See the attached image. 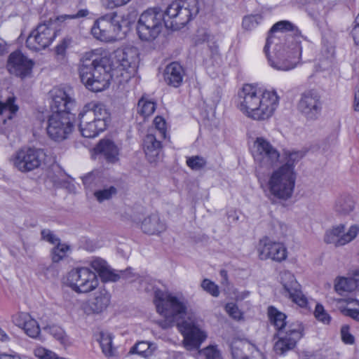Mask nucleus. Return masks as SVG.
Segmentation results:
<instances>
[{
  "label": "nucleus",
  "instance_id": "obj_55",
  "mask_svg": "<svg viewBox=\"0 0 359 359\" xmlns=\"http://www.w3.org/2000/svg\"><path fill=\"white\" fill-rule=\"evenodd\" d=\"M349 326L344 325L341 328V340L346 344H353L354 343V337L349 332Z\"/></svg>",
  "mask_w": 359,
  "mask_h": 359
},
{
  "label": "nucleus",
  "instance_id": "obj_52",
  "mask_svg": "<svg viewBox=\"0 0 359 359\" xmlns=\"http://www.w3.org/2000/svg\"><path fill=\"white\" fill-rule=\"evenodd\" d=\"M102 7L107 9H114L128 4L132 0H100Z\"/></svg>",
  "mask_w": 359,
  "mask_h": 359
},
{
  "label": "nucleus",
  "instance_id": "obj_32",
  "mask_svg": "<svg viewBox=\"0 0 359 359\" xmlns=\"http://www.w3.org/2000/svg\"><path fill=\"white\" fill-rule=\"evenodd\" d=\"M109 302V294L105 291L95 293V297L90 300L89 306L93 312L98 313L108 306Z\"/></svg>",
  "mask_w": 359,
  "mask_h": 359
},
{
  "label": "nucleus",
  "instance_id": "obj_9",
  "mask_svg": "<svg viewBox=\"0 0 359 359\" xmlns=\"http://www.w3.org/2000/svg\"><path fill=\"white\" fill-rule=\"evenodd\" d=\"M122 25L116 13L106 15L95 21L91 34L102 41L114 40L121 32Z\"/></svg>",
  "mask_w": 359,
  "mask_h": 359
},
{
  "label": "nucleus",
  "instance_id": "obj_6",
  "mask_svg": "<svg viewBox=\"0 0 359 359\" xmlns=\"http://www.w3.org/2000/svg\"><path fill=\"white\" fill-rule=\"evenodd\" d=\"M154 302L157 312L165 318L164 327L171 326L187 313L188 302L182 294L158 289L154 292Z\"/></svg>",
  "mask_w": 359,
  "mask_h": 359
},
{
  "label": "nucleus",
  "instance_id": "obj_30",
  "mask_svg": "<svg viewBox=\"0 0 359 359\" xmlns=\"http://www.w3.org/2000/svg\"><path fill=\"white\" fill-rule=\"evenodd\" d=\"M268 316L271 324L276 327L277 332L280 331L285 332L287 330L290 324H287V317L285 313L279 311L274 306H271L268 308Z\"/></svg>",
  "mask_w": 359,
  "mask_h": 359
},
{
  "label": "nucleus",
  "instance_id": "obj_58",
  "mask_svg": "<svg viewBox=\"0 0 359 359\" xmlns=\"http://www.w3.org/2000/svg\"><path fill=\"white\" fill-rule=\"evenodd\" d=\"M345 314L359 322V309H348L345 311Z\"/></svg>",
  "mask_w": 359,
  "mask_h": 359
},
{
  "label": "nucleus",
  "instance_id": "obj_18",
  "mask_svg": "<svg viewBox=\"0 0 359 359\" xmlns=\"http://www.w3.org/2000/svg\"><path fill=\"white\" fill-rule=\"evenodd\" d=\"M34 65V62L32 60L17 50L10 54L7 69L11 74L25 79L31 76Z\"/></svg>",
  "mask_w": 359,
  "mask_h": 359
},
{
  "label": "nucleus",
  "instance_id": "obj_61",
  "mask_svg": "<svg viewBox=\"0 0 359 359\" xmlns=\"http://www.w3.org/2000/svg\"><path fill=\"white\" fill-rule=\"evenodd\" d=\"M252 359H266V358L260 351L255 349V351L252 352Z\"/></svg>",
  "mask_w": 359,
  "mask_h": 359
},
{
  "label": "nucleus",
  "instance_id": "obj_25",
  "mask_svg": "<svg viewBox=\"0 0 359 359\" xmlns=\"http://www.w3.org/2000/svg\"><path fill=\"white\" fill-rule=\"evenodd\" d=\"M157 134L149 133L143 141V149L148 160L151 163L156 161L161 151L162 145L160 140H157Z\"/></svg>",
  "mask_w": 359,
  "mask_h": 359
},
{
  "label": "nucleus",
  "instance_id": "obj_64",
  "mask_svg": "<svg viewBox=\"0 0 359 359\" xmlns=\"http://www.w3.org/2000/svg\"><path fill=\"white\" fill-rule=\"evenodd\" d=\"M346 302H347V303L354 302L356 305L359 306V300L350 298V299H348L346 300Z\"/></svg>",
  "mask_w": 359,
  "mask_h": 359
},
{
  "label": "nucleus",
  "instance_id": "obj_8",
  "mask_svg": "<svg viewBox=\"0 0 359 359\" xmlns=\"http://www.w3.org/2000/svg\"><path fill=\"white\" fill-rule=\"evenodd\" d=\"M74 114L53 113L47 121L46 131L48 137L55 142L67 139L74 130Z\"/></svg>",
  "mask_w": 359,
  "mask_h": 359
},
{
  "label": "nucleus",
  "instance_id": "obj_16",
  "mask_svg": "<svg viewBox=\"0 0 359 359\" xmlns=\"http://www.w3.org/2000/svg\"><path fill=\"white\" fill-rule=\"evenodd\" d=\"M298 109L307 120H316L323 109L320 95L313 90L304 92L299 101Z\"/></svg>",
  "mask_w": 359,
  "mask_h": 359
},
{
  "label": "nucleus",
  "instance_id": "obj_63",
  "mask_svg": "<svg viewBox=\"0 0 359 359\" xmlns=\"http://www.w3.org/2000/svg\"><path fill=\"white\" fill-rule=\"evenodd\" d=\"M0 340L4 342L10 340V337L1 327H0Z\"/></svg>",
  "mask_w": 359,
  "mask_h": 359
},
{
  "label": "nucleus",
  "instance_id": "obj_40",
  "mask_svg": "<svg viewBox=\"0 0 359 359\" xmlns=\"http://www.w3.org/2000/svg\"><path fill=\"white\" fill-rule=\"evenodd\" d=\"M286 162L281 166H288L294 170L295 164L304 156V153L300 151H285L284 153Z\"/></svg>",
  "mask_w": 359,
  "mask_h": 359
},
{
  "label": "nucleus",
  "instance_id": "obj_39",
  "mask_svg": "<svg viewBox=\"0 0 359 359\" xmlns=\"http://www.w3.org/2000/svg\"><path fill=\"white\" fill-rule=\"evenodd\" d=\"M117 193L116 188L114 186L109 187H104L103 189L98 188L95 190L93 195L99 203H102L104 201L109 200L113 196Z\"/></svg>",
  "mask_w": 359,
  "mask_h": 359
},
{
  "label": "nucleus",
  "instance_id": "obj_59",
  "mask_svg": "<svg viewBox=\"0 0 359 359\" xmlns=\"http://www.w3.org/2000/svg\"><path fill=\"white\" fill-rule=\"evenodd\" d=\"M351 36L355 43L359 46V26L354 25L351 31Z\"/></svg>",
  "mask_w": 359,
  "mask_h": 359
},
{
  "label": "nucleus",
  "instance_id": "obj_47",
  "mask_svg": "<svg viewBox=\"0 0 359 359\" xmlns=\"http://www.w3.org/2000/svg\"><path fill=\"white\" fill-rule=\"evenodd\" d=\"M89 11L87 9H81L76 14L72 15H61L55 18V22L58 23L66 22L68 20L81 18L88 15Z\"/></svg>",
  "mask_w": 359,
  "mask_h": 359
},
{
  "label": "nucleus",
  "instance_id": "obj_31",
  "mask_svg": "<svg viewBox=\"0 0 359 359\" xmlns=\"http://www.w3.org/2000/svg\"><path fill=\"white\" fill-rule=\"evenodd\" d=\"M231 355L233 359H252L247 355L246 351H252L257 349L247 341H236L231 344Z\"/></svg>",
  "mask_w": 359,
  "mask_h": 359
},
{
  "label": "nucleus",
  "instance_id": "obj_19",
  "mask_svg": "<svg viewBox=\"0 0 359 359\" xmlns=\"http://www.w3.org/2000/svg\"><path fill=\"white\" fill-rule=\"evenodd\" d=\"M280 278L283 285L282 294L298 306L306 307L307 299L302 294L300 285L296 281L294 276L290 272H284L281 274Z\"/></svg>",
  "mask_w": 359,
  "mask_h": 359
},
{
  "label": "nucleus",
  "instance_id": "obj_35",
  "mask_svg": "<svg viewBox=\"0 0 359 359\" xmlns=\"http://www.w3.org/2000/svg\"><path fill=\"white\" fill-rule=\"evenodd\" d=\"M156 109V103L147 96L143 95L138 101L137 111L144 116H151Z\"/></svg>",
  "mask_w": 359,
  "mask_h": 359
},
{
  "label": "nucleus",
  "instance_id": "obj_12",
  "mask_svg": "<svg viewBox=\"0 0 359 359\" xmlns=\"http://www.w3.org/2000/svg\"><path fill=\"white\" fill-rule=\"evenodd\" d=\"M56 37V32L50 22L39 24L26 40V46L31 50L39 51L48 47Z\"/></svg>",
  "mask_w": 359,
  "mask_h": 359
},
{
  "label": "nucleus",
  "instance_id": "obj_54",
  "mask_svg": "<svg viewBox=\"0 0 359 359\" xmlns=\"http://www.w3.org/2000/svg\"><path fill=\"white\" fill-rule=\"evenodd\" d=\"M72 43L70 38H65L56 47L55 53L61 59H64L66 54V50Z\"/></svg>",
  "mask_w": 359,
  "mask_h": 359
},
{
  "label": "nucleus",
  "instance_id": "obj_21",
  "mask_svg": "<svg viewBox=\"0 0 359 359\" xmlns=\"http://www.w3.org/2000/svg\"><path fill=\"white\" fill-rule=\"evenodd\" d=\"M12 321L16 326L22 328L29 337L36 338L40 334L38 323L27 313L20 312L13 315Z\"/></svg>",
  "mask_w": 359,
  "mask_h": 359
},
{
  "label": "nucleus",
  "instance_id": "obj_4",
  "mask_svg": "<svg viewBox=\"0 0 359 359\" xmlns=\"http://www.w3.org/2000/svg\"><path fill=\"white\" fill-rule=\"evenodd\" d=\"M278 103L279 97L276 90L262 89L251 84L244 85L238 94L239 109L245 116L256 121L270 118Z\"/></svg>",
  "mask_w": 359,
  "mask_h": 359
},
{
  "label": "nucleus",
  "instance_id": "obj_37",
  "mask_svg": "<svg viewBox=\"0 0 359 359\" xmlns=\"http://www.w3.org/2000/svg\"><path fill=\"white\" fill-rule=\"evenodd\" d=\"M154 349L155 347L153 344L148 341H142L136 343L133 347H131L129 353H136L144 358H147L153 354Z\"/></svg>",
  "mask_w": 359,
  "mask_h": 359
},
{
  "label": "nucleus",
  "instance_id": "obj_42",
  "mask_svg": "<svg viewBox=\"0 0 359 359\" xmlns=\"http://www.w3.org/2000/svg\"><path fill=\"white\" fill-rule=\"evenodd\" d=\"M155 128L149 133L157 134L159 138L165 139L166 135L165 121L161 116H156L154 120Z\"/></svg>",
  "mask_w": 359,
  "mask_h": 359
},
{
  "label": "nucleus",
  "instance_id": "obj_43",
  "mask_svg": "<svg viewBox=\"0 0 359 359\" xmlns=\"http://www.w3.org/2000/svg\"><path fill=\"white\" fill-rule=\"evenodd\" d=\"M199 353L205 357V359H223L220 351L217 346H208L200 350Z\"/></svg>",
  "mask_w": 359,
  "mask_h": 359
},
{
  "label": "nucleus",
  "instance_id": "obj_34",
  "mask_svg": "<svg viewBox=\"0 0 359 359\" xmlns=\"http://www.w3.org/2000/svg\"><path fill=\"white\" fill-rule=\"evenodd\" d=\"M99 341L102 353L107 357L114 356L116 348L112 345V337L108 332H101L99 334Z\"/></svg>",
  "mask_w": 359,
  "mask_h": 359
},
{
  "label": "nucleus",
  "instance_id": "obj_46",
  "mask_svg": "<svg viewBox=\"0 0 359 359\" xmlns=\"http://www.w3.org/2000/svg\"><path fill=\"white\" fill-rule=\"evenodd\" d=\"M262 20V18L260 15L245 16L243 20V27L246 30H251L256 27Z\"/></svg>",
  "mask_w": 359,
  "mask_h": 359
},
{
  "label": "nucleus",
  "instance_id": "obj_53",
  "mask_svg": "<svg viewBox=\"0 0 359 359\" xmlns=\"http://www.w3.org/2000/svg\"><path fill=\"white\" fill-rule=\"evenodd\" d=\"M225 310L233 319L241 320L242 318L243 313L235 303H227L225 306Z\"/></svg>",
  "mask_w": 359,
  "mask_h": 359
},
{
  "label": "nucleus",
  "instance_id": "obj_56",
  "mask_svg": "<svg viewBox=\"0 0 359 359\" xmlns=\"http://www.w3.org/2000/svg\"><path fill=\"white\" fill-rule=\"evenodd\" d=\"M42 238L51 243L57 244L60 242V239L49 229H43L41 232Z\"/></svg>",
  "mask_w": 359,
  "mask_h": 359
},
{
  "label": "nucleus",
  "instance_id": "obj_33",
  "mask_svg": "<svg viewBox=\"0 0 359 359\" xmlns=\"http://www.w3.org/2000/svg\"><path fill=\"white\" fill-rule=\"evenodd\" d=\"M82 180L86 189L95 191V190L102 187L103 177L101 172L94 170L86 175Z\"/></svg>",
  "mask_w": 359,
  "mask_h": 359
},
{
  "label": "nucleus",
  "instance_id": "obj_24",
  "mask_svg": "<svg viewBox=\"0 0 359 359\" xmlns=\"http://www.w3.org/2000/svg\"><path fill=\"white\" fill-rule=\"evenodd\" d=\"M140 228L145 233L158 235L166 230L167 226L158 214L153 213L141 222Z\"/></svg>",
  "mask_w": 359,
  "mask_h": 359
},
{
  "label": "nucleus",
  "instance_id": "obj_62",
  "mask_svg": "<svg viewBox=\"0 0 359 359\" xmlns=\"http://www.w3.org/2000/svg\"><path fill=\"white\" fill-rule=\"evenodd\" d=\"M220 276L222 277V284L227 285L228 284V274L227 271L224 269H222L219 271Z\"/></svg>",
  "mask_w": 359,
  "mask_h": 359
},
{
  "label": "nucleus",
  "instance_id": "obj_60",
  "mask_svg": "<svg viewBox=\"0 0 359 359\" xmlns=\"http://www.w3.org/2000/svg\"><path fill=\"white\" fill-rule=\"evenodd\" d=\"M353 107L355 111H359V90L355 92Z\"/></svg>",
  "mask_w": 359,
  "mask_h": 359
},
{
  "label": "nucleus",
  "instance_id": "obj_50",
  "mask_svg": "<svg viewBox=\"0 0 359 359\" xmlns=\"http://www.w3.org/2000/svg\"><path fill=\"white\" fill-rule=\"evenodd\" d=\"M45 331H47L50 334H51L54 338L57 340L61 341L62 343L65 341V332L62 327L57 325H48L43 327Z\"/></svg>",
  "mask_w": 359,
  "mask_h": 359
},
{
  "label": "nucleus",
  "instance_id": "obj_49",
  "mask_svg": "<svg viewBox=\"0 0 359 359\" xmlns=\"http://www.w3.org/2000/svg\"><path fill=\"white\" fill-rule=\"evenodd\" d=\"M314 315L316 318L324 324H329L331 321L330 316L326 312L323 305L317 304Z\"/></svg>",
  "mask_w": 359,
  "mask_h": 359
},
{
  "label": "nucleus",
  "instance_id": "obj_1",
  "mask_svg": "<svg viewBox=\"0 0 359 359\" xmlns=\"http://www.w3.org/2000/svg\"><path fill=\"white\" fill-rule=\"evenodd\" d=\"M140 53L134 46H126L114 52L112 60L94 52L86 53L79 68L81 82L89 90L101 92L109 87L111 79L128 82L137 73Z\"/></svg>",
  "mask_w": 359,
  "mask_h": 359
},
{
  "label": "nucleus",
  "instance_id": "obj_20",
  "mask_svg": "<svg viewBox=\"0 0 359 359\" xmlns=\"http://www.w3.org/2000/svg\"><path fill=\"white\" fill-rule=\"evenodd\" d=\"M76 107V102L69 97L65 91L61 89H55L52 92V102L50 108L53 113L72 114V111Z\"/></svg>",
  "mask_w": 359,
  "mask_h": 359
},
{
  "label": "nucleus",
  "instance_id": "obj_51",
  "mask_svg": "<svg viewBox=\"0 0 359 359\" xmlns=\"http://www.w3.org/2000/svg\"><path fill=\"white\" fill-rule=\"evenodd\" d=\"M203 289L213 297H218L219 294V287L209 279H204L201 283Z\"/></svg>",
  "mask_w": 359,
  "mask_h": 359
},
{
  "label": "nucleus",
  "instance_id": "obj_11",
  "mask_svg": "<svg viewBox=\"0 0 359 359\" xmlns=\"http://www.w3.org/2000/svg\"><path fill=\"white\" fill-rule=\"evenodd\" d=\"M67 280L69 287L78 293L89 292L95 290L99 283L95 273L86 267L72 270Z\"/></svg>",
  "mask_w": 359,
  "mask_h": 359
},
{
  "label": "nucleus",
  "instance_id": "obj_15",
  "mask_svg": "<svg viewBox=\"0 0 359 359\" xmlns=\"http://www.w3.org/2000/svg\"><path fill=\"white\" fill-rule=\"evenodd\" d=\"M43 150L23 148L19 150L14 158V165L20 171L27 172L39 168L44 159Z\"/></svg>",
  "mask_w": 359,
  "mask_h": 359
},
{
  "label": "nucleus",
  "instance_id": "obj_27",
  "mask_svg": "<svg viewBox=\"0 0 359 359\" xmlns=\"http://www.w3.org/2000/svg\"><path fill=\"white\" fill-rule=\"evenodd\" d=\"M95 150L101 154L107 162L115 163L118 159L119 150L113 141L109 139L101 140Z\"/></svg>",
  "mask_w": 359,
  "mask_h": 359
},
{
  "label": "nucleus",
  "instance_id": "obj_7",
  "mask_svg": "<svg viewBox=\"0 0 359 359\" xmlns=\"http://www.w3.org/2000/svg\"><path fill=\"white\" fill-rule=\"evenodd\" d=\"M295 181L296 172L292 168L280 166L269 176V190L274 197L286 201L292 196Z\"/></svg>",
  "mask_w": 359,
  "mask_h": 359
},
{
  "label": "nucleus",
  "instance_id": "obj_38",
  "mask_svg": "<svg viewBox=\"0 0 359 359\" xmlns=\"http://www.w3.org/2000/svg\"><path fill=\"white\" fill-rule=\"evenodd\" d=\"M354 208L353 201L348 196L339 198L335 203L334 209L336 212L341 215H347L353 211Z\"/></svg>",
  "mask_w": 359,
  "mask_h": 359
},
{
  "label": "nucleus",
  "instance_id": "obj_57",
  "mask_svg": "<svg viewBox=\"0 0 359 359\" xmlns=\"http://www.w3.org/2000/svg\"><path fill=\"white\" fill-rule=\"evenodd\" d=\"M0 359H22L18 353L10 351L9 353H0Z\"/></svg>",
  "mask_w": 359,
  "mask_h": 359
},
{
  "label": "nucleus",
  "instance_id": "obj_28",
  "mask_svg": "<svg viewBox=\"0 0 359 359\" xmlns=\"http://www.w3.org/2000/svg\"><path fill=\"white\" fill-rule=\"evenodd\" d=\"M195 42L196 45L206 43L210 53V57L213 58L219 55V46L215 36L205 29L198 31Z\"/></svg>",
  "mask_w": 359,
  "mask_h": 359
},
{
  "label": "nucleus",
  "instance_id": "obj_22",
  "mask_svg": "<svg viewBox=\"0 0 359 359\" xmlns=\"http://www.w3.org/2000/svg\"><path fill=\"white\" fill-rule=\"evenodd\" d=\"M90 266L99 274L104 282L117 281L121 277L128 278L127 271H121V274L115 273L107 264L105 260L100 257H95L90 262Z\"/></svg>",
  "mask_w": 359,
  "mask_h": 359
},
{
  "label": "nucleus",
  "instance_id": "obj_10",
  "mask_svg": "<svg viewBox=\"0 0 359 359\" xmlns=\"http://www.w3.org/2000/svg\"><path fill=\"white\" fill-rule=\"evenodd\" d=\"M304 327L301 323H290L285 332H277L274 339H277L273 345V350L276 354L283 355L287 351L293 349L297 342L303 337Z\"/></svg>",
  "mask_w": 359,
  "mask_h": 359
},
{
  "label": "nucleus",
  "instance_id": "obj_3",
  "mask_svg": "<svg viewBox=\"0 0 359 359\" xmlns=\"http://www.w3.org/2000/svg\"><path fill=\"white\" fill-rule=\"evenodd\" d=\"M300 31L292 22L282 20L271 28L264 51L269 65L278 71L294 69L302 54Z\"/></svg>",
  "mask_w": 359,
  "mask_h": 359
},
{
  "label": "nucleus",
  "instance_id": "obj_29",
  "mask_svg": "<svg viewBox=\"0 0 359 359\" xmlns=\"http://www.w3.org/2000/svg\"><path fill=\"white\" fill-rule=\"evenodd\" d=\"M359 270L355 273L354 278L341 277L335 280L334 289L339 294L345 292L355 291L359 286Z\"/></svg>",
  "mask_w": 359,
  "mask_h": 359
},
{
  "label": "nucleus",
  "instance_id": "obj_45",
  "mask_svg": "<svg viewBox=\"0 0 359 359\" xmlns=\"http://www.w3.org/2000/svg\"><path fill=\"white\" fill-rule=\"evenodd\" d=\"M359 232V226L354 224L350 226L348 231L344 233L339 241V245H346L352 241L358 235Z\"/></svg>",
  "mask_w": 359,
  "mask_h": 359
},
{
  "label": "nucleus",
  "instance_id": "obj_5",
  "mask_svg": "<svg viewBox=\"0 0 359 359\" xmlns=\"http://www.w3.org/2000/svg\"><path fill=\"white\" fill-rule=\"evenodd\" d=\"M79 128L84 137L93 138L106 130L111 116L105 104L98 101L86 104L79 114Z\"/></svg>",
  "mask_w": 359,
  "mask_h": 359
},
{
  "label": "nucleus",
  "instance_id": "obj_17",
  "mask_svg": "<svg viewBox=\"0 0 359 359\" xmlns=\"http://www.w3.org/2000/svg\"><path fill=\"white\" fill-rule=\"evenodd\" d=\"M257 252L259 257L262 260L270 259L277 262H281L287 257L285 246L281 243L271 241L268 237L263 238L259 241Z\"/></svg>",
  "mask_w": 359,
  "mask_h": 359
},
{
  "label": "nucleus",
  "instance_id": "obj_44",
  "mask_svg": "<svg viewBox=\"0 0 359 359\" xmlns=\"http://www.w3.org/2000/svg\"><path fill=\"white\" fill-rule=\"evenodd\" d=\"M187 165L194 170H200L206 165V160L200 156H193L187 158Z\"/></svg>",
  "mask_w": 359,
  "mask_h": 359
},
{
  "label": "nucleus",
  "instance_id": "obj_36",
  "mask_svg": "<svg viewBox=\"0 0 359 359\" xmlns=\"http://www.w3.org/2000/svg\"><path fill=\"white\" fill-rule=\"evenodd\" d=\"M345 226L344 224H339L332 229L327 231L325 235L324 241L327 243H332L336 246H342L339 245V241L341 236L344 233Z\"/></svg>",
  "mask_w": 359,
  "mask_h": 359
},
{
  "label": "nucleus",
  "instance_id": "obj_23",
  "mask_svg": "<svg viewBox=\"0 0 359 359\" xmlns=\"http://www.w3.org/2000/svg\"><path fill=\"white\" fill-rule=\"evenodd\" d=\"M15 98L10 97L6 102L0 101V133L7 134L10 128V122L13 115L18 107L14 104Z\"/></svg>",
  "mask_w": 359,
  "mask_h": 359
},
{
  "label": "nucleus",
  "instance_id": "obj_13",
  "mask_svg": "<svg viewBox=\"0 0 359 359\" xmlns=\"http://www.w3.org/2000/svg\"><path fill=\"white\" fill-rule=\"evenodd\" d=\"M252 155L262 167L271 168L278 161L280 154L266 139L257 137L254 142Z\"/></svg>",
  "mask_w": 359,
  "mask_h": 359
},
{
  "label": "nucleus",
  "instance_id": "obj_26",
  "mask_svg": "<svg viewBox=\"0 0 359 359\" xmlns=\"http://www.w3.org/2000/svg\"><path fill=\"white\" fill-rule=\"evenodd\" d=\"M184 74L182 67L178 62H174L166 67L164 79L168 85L177 88L182 84Z\"/></svg>",
  "mask_w": 359,
  "mask_h": 359
},
{
  "label": "nucleus",
  "instance_id": "obj_2",
  "mask_svg": "<svg viewBox=\"0 0 359 359\" xmlns=\"http://www.w3.org/2000/svg\"><path fill=\"white\" fill-rule=\"evenodd\" d=\"M200 9V0H179L172 2L163 11L160 8H150L140 16L137 31L143 41L155 39L164 25L168 29H178L196 17Z\"/></svg>",
  "mask_w": 359,
  "mask_h": 359
},
{
  "label": "nucleus",
  "instance_id": "obj_14",
  "mask_svg": "<svg viewBox=\"0 0 359 359\" xmlns=\"http://www.w3.org/2000/svg\"><path fill=\"white\" fill-rule=\"evenodd\" d=\"M177 327L184 337V346L188 351L198 349L207 338L205 332L201 330L191 319L177 323Z\"/></svg>",
  "mask_w": 359,
  "mask_h": 359
},
{
  "label": "nucleus",
  "instance_id": "obj_41",
  "mask_svg": "<svg viewBox=\"0 0 359 359\" xmlns=\"http://www.w3.org/2000/svg\"><path fill=\"white\" fill-rule=\"evenodd\" d=\"M69 250V245L58 243L51 252V258L53 262L57 263L61 261L67 255V251Z\"/></svg>",
  "mask_w": 359,
  "mask_h": 359
},
{
  "label": "nucleus",
  "instance_id": "obj_48",
  "mask_svg": "<svg viewBox=\"0 0 359 359\" xmlns=\"http://www.w3.org/2000/svg\"><path fill=\"white\" fill-rule=\"evenodd\" d=\"M34 354L39 359H60L54 352L42 346L35 348Z\"/></svg>",
  "mask_w": 359,
  "mask_h": 359
}]
</instances>
